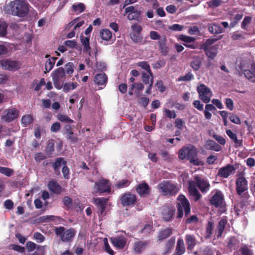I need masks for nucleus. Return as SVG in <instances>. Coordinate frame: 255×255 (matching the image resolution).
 Instances as JSON below:
<instances>
[{
    "label": "nucleus",
    "mask_w": 255,
    "mask_h": 255,
    "mask_svg": "<svg viewBox=\"0 0 255 255\" xmlns=\"http://www.w3.org/2000/svg\"><path fill=\"white\" fill-rule=\"evenodd\" d=\"M30 6L28 3L23 0H14L5 6L7 13L20 17H25L30 11Z\"/></svg>",
    "instance_id": "nucleus-1"
},
{
    "label": "nucleus",
    "mask_w": 255,
    "mask_h": 255,
    "mask_svg": "<svg viewBox=\"0 0 255 255\" xmlns=\"http://www.w3.org/2000/svg\"><path fill=\"white\" fill-rule=\"evenodd\" d=\"M189 184V192L191 195L194 197L195 201L199 200L201 197V195L196 188V185L202 193L207 192L210 187L208 182L198 177H195V181H190Z\"/></svg>",
    "instance_id": "nucleus-2"
},
{
    "label": "nucleus",
    "mask_w": 255,
    "mask_h": 255,
    "mask_svg": "<svg viewBox=\"0 0 255 255\" xmlns=\"http://www.w3.org/2000/svg\"><path fill=\"white\" fill-rule=\"evenodd\" d=\"M55 233L63 242H71L75 236L76 232L74 229H66L60 226L55 229Z\"/></svg>",
    "instance_id": "nucleus-3"
},
{
    "label": "nucleus",
    "mask_w": 255,
    "mask_h": 255,
    "mask_svg": "<svg viewBox=\"0 0 255 255\" xmlns=\"http://www.w3.org/2000/svg\"><path fill=\"white\" fill-rule=\"evenodd\" d=\"M158 189L163 195H171L177 193L180 187L169 181H163L158 184Z\"/></svg>",
    "instance_id": "nucleus-4"
},
{
    "label": "nucleus",
    "mask_w": 255,
    "mask_h": 255,
    "mask_svg": "<svg viewBox=\"0 0 255 255\" xmlns=\"http://www.w3.org/2000/svg\"><path fill=\"white\" fill-rule=\"evenodd\" d=\"M177 200L178 217L181 218L183 216V211L185 212V214L187 216L190 212L189 201L183 195H180L178 197Z\"/></svg>",
    "instance_id": "nucleus-5"
},
{
    "label": "nucleus",
    "mask_w": 255,
    "mask_h": 255,
    "mask_svg": "<svg viewBox=\"0 0 255 255\" xmlns=\"http://www.w3.org/2000/svg\"><path fill=\"white\" fill-rule=\"evenodd\" d=\"M215 41L214 39H208L201 46V48L205 51L207 56L211 59H214L217 54L218 46L212 45Z\"/></svg>",
    "instance_id": "nucleus-6"
},
{
    "label": "nucleus",
    "mask_w": 255,
    "mask_h": 255,
    "mask_svg": "<svg viewBox=\"0 0 255 255\" xmlns=\"http://www.w3.org/2000/svg\"><path fill=\"white\" fill-rule=\"evenodd\" d=\"M197 92L199 98L205 103H208L212 96L211 90L203 84L197 87Z\"/></svg>",
    "instance_id": "nucleus-7"
},
{
    "label": "nucleus",
    "mask_w": 255,
    "mask_h": 255,
    "mask_svg": "<svg viewBox=\"0 0 255 255\" xmlns=\"http://www.w3.org/2000/svg\"><path fill=\"white\" fill-rule=\"evenodd\" d=\"M111 183L109 180L101 178L95 183L94 189L99 193L110 192Z\"/></svg>",
    "instance_id": "nucleus-8"
},
{
    "label": "nucleus",
    "mask_w": 255,
    "mask_h": 255,
    "mask_svg": "<svg viewBox=\"0 0 255 255\" xmlns=\"http://www.w3.org/2000/svg\"><path fill=\"white\" fill-rule=\"evenodd\" d=\"M0 64L3 69L9 71L17 70L21 66V63L20 62L8 59L1 60Z\"/></svg>",
    "instance_id": "nucleus-9"
},
{
    "label": "nucleus",
    "mask_w": 255,
    "mask_h": 255,
    "mask_svg": "<svg viewBox=\"0 0 255 255\" xmlns=\"http://www.w3.org/2000/svg\"><path fill=\"white\" fill-rule=\"evenodd\" d=\"M19 113V111L15 108L7 109L3 111L1 119L5 122H11L18 118Z\"/></svg>",
    "instance_id": "nucleus-10"
},
{
    "label": "nucleus",
    "mask_w": 255,
    "mask_h": 255,
    "mask_svg": "<svg viewBox=\"0 0 255 255\" xmlns=\"http://www.w3.org/2000/svg\"><path fill=\"white\" fill-rule=\"evenodd\" d=\"M213 195L210 200V203L216 207L223 205L224 202V195L220 190H216L212 192Z\"/></svg>",
    "instance_id": "nucleus-11"
},
{
    "label": "nucleus",
    "mask_w": 255,
    "mask_h": 255,
    "mask_svg": "<svg viewBox=\"0 0 255 255\" xmlns=\"http://www.w3.org/2000/svg\"><path fill=\"white\" fill-rule=\"evenodd\" d=\"M236 190L239 195H242V193L248 189V181L244 176L238 177L236 181Z\"/></svg>",
    "instance_id": "nucleus-12"
},
{
    "label": "nucleus",
    "mask_w": 255,
    "mask_h": 255,
    "mask_svg": "<svg viewBox=\"0 0 255 255\" xmlns=\"http://www.w3.org/2000/svg\"><path fill=\"white\" fill-rule=\"evenodd\" d=\"M110 241L113 245L118 250L124 249L127 245V239L122 235L112 237Z\"/></svg>",
    "instance_id": "nucleus-13"
},
{
    "label": "nucleus",
    "mask_w": 255,
    "mask_h": 255,
    "mask_svg": "<svg viewBox=\"0 0 255 255\" xmlns=\"http://www.w3.org/2000/svg\"><path fill=\"white\" fill-rule=\"evenodd\" d=\"M121 201L124 206H133L136 202V197L133 194L127 193L122 195Z\"/></svg>",
    "instance_id": "nucleus-14"
},
{
    "label": "nucleus",
    "mask_w": 255,
    "mask_h": 255,
    "mask_svg": "<svg viewBox=\"0 0 255 255\" xmlns=\"http://www.w3.org/2000/svg\"><path fill=\"white\" fill-rule=\"evenodd\" d=\"M235 168L233 165H227L220 168L218 172V175L223 178H228L230 175L235 173Z\"/></svg>",
    "instance_id": "nucleus-15"
},
{
    "label": "nucleus",
    "mask_w": 255,
    "mask_h": 255,
    "mask_svg": "<svg viewBox=\"0 0 255 255\" xmlns=\"http://www.w3.org/2000/svg\"><path fill=\"white\" fill-rule=\"evenodd\" d=\"M150 190L149 186L145 182L138 184L136 188V191L141 197H144L149 194Z\"/></svg>",
    "instance_id": "nucleus-16"
},
{
    "label": "nucleus",
    "mask_w": 255,
    "mask_h": 255,
    "mask_svg": "<svg viewBox=\"0 0 255 255\" xmlns=\"http://www.w3.org/2000/svg\"><path fill=\"white\" fill-rule=\"evenodd\" d=\"M107 202V200L103 198H98L94 199L93 203L98 207V213L99 214H103L105 210Z\"/></svg>",
    "instance_id": "nucleus-17"
},
{
    "label": "nucleus",
    "mask_w": 255,
    "mask_h": 255,
    "mask_svg": "<svg viewBox=\"0 0 255 255\" xmlns=\"http://www.w3.org/2000/svg\"><path fill=\"white\" fill-rule=\"evenodd\" d=\"M100 35L101 38L105 41H110L113 43L115 40V38H113L112 33L108 29H103L100 32Z\"/></svg>",
    "instance_id": "nucleus-18"
},
{
    "label": "nucleus",
    "mask_w": 255,
    "mask_h": 255,
    "mask_svg": "<svg viewBox=\"0 0 255 255\" xmlns=\"http://www.w3.org/2000/svg\"><path fill=\"white\" fill-rule=\"evenodd\" d=\"M174 209L172 207H164L162 209V215L164 220L169 221L173 217Z\"/></svg>",
    "instance_id": "nucleus-19"
},
{
    "label": "nucleus",
    "mask_w": 255,
    "mask_h": 255,
    "mask_svg": "<svg viewBox=\"0 0 255 255\" xmlns=\"http://www.w3.org/2000/svg\"><path fill=\"white\" fill-rule=\"evenodd\" d=\"M148 244L146 242L137 241L134 242L133 245V250L136 253H140L147 246Z\"/></svg>",
    "instance_id": "nucleus-20"
},
{
    "label": "nucleus",
    "mask_w": 255,
    "mask_h": 255,
    "mask_svg": "<svg viewBox=\"0 0 255 255\" xmlns=\"http://www.w3.org/2000/svg\"><path fill=\"white\" fill-rule=\"evenodd\" d=\"M81 42L83 46L84 51L87 52L89 55H91V47L90 46V38L88 37L80 36Z\"/></svg>",
    "instance_id": "nucleus-21"
},
{
    "label": "nucleus",
    "mask_w": 255,
    "mask_h": 255,
    "mask_svg": "<svg viewBox=\"0 0 255 255\" xmlns=\"http://www.w3.org/2000/svg\"><path fill=\"white\" fill-rule=\"evenodd\" d=\"M84 23V21L83 20L76 18L69 22L66 28L70 29L71 27H73L74 29L78 30V29L83 25Z\"/></svg>",
    "instance_id": "nucleus-22"
},
{
    "label": "nucleus",
    "mask_w": 255,
    "mask_h": 255,
    "mask_svg": "<svg viewBox=\"0 0 255 255\" xmlns=\"http://www.w3.org/2000/svg\"><path fill=\"white\" fill-rule=\"evenodd\" d=\"M65 75V71L63 68H58L52 73V80H60Z\"/></svg>",
    "instance_id": "nucleus-23"
},
{
    "label": "nucleus",
    "mask_w": 255,
    "mask_h": 255,
    "mask_svg": "<svg viewBox=\"0 0 255 255\" xmlns=\"http://www.w3.org/2000/svg\"><path fill=\"white\" fill-rule=\"evenodd\" d=\"M94 81L98 85H105L107 81V77L105 73L97 74L95 77Z\"/></svg>",
    "instance_id": "nucleus-24"
},
{
    "label": "nucleus",
    "mask_w": 255,
    "mask_h": 255,
    "mask_svg": "<svg viewBox=\"0 0 255 255\" xmlns=\"http://www.w3.org/2000/svg\"><path fill=\"white\" fill-rule=\"evenodd\" d=\"M226 223V219L224 217H223L221 219L217 227V236L218 238L221 237L222 236Z\"/></svg>",
    "instance_id": "nucleus-25"
},
{
    "label": "nucleus",
    "mask_w": 255,
    "mask_h": 255,
    "mask_svg": "<svg viewBox=\"0 0 255 255\" xmlns=\"http://www.w3.org/2000/svg\"><path fill=\"white\" fill-rule=\"evenodd\" d=\"M185 251L184 243L183 239H179L177 243L175 255H182Z\"/></svg>",
    "instance_id": "nucleus-26"
},
{
    "label": "nucleus",
    "mask_w": 255,
    "mask_h": 255,
    "mask_svg": "<svg viewBox=\"0 0 255 255\" xmlns=\"http://www.w3.org/2000/svg\"><path fill=\"white\" fill-rule=\"evenodd\" d=\"M206 147L210 150L219 151L221 149V146L212 140H208L206 142Z\"/></svg>",
    "instance_id": "nucleus-27"
},
{
    "label": "nucleus",
    "mask_w": 255,
    "mask_h": 255,
    "mask_svg": "<svg viewBox=\"0 0 255 255\" xmlns=\"http://www.w3.org/2000/svg\"><path fill=\"white\" fill-rule=\"evenodd\" d=\"M48 187L53 193L58 194L61 192L60 186L55 181H50L48 184Z\"/></svg>",
    "instance_id": "nucleus-28"
},
{
    "label": "nucleus",
    "mask_w": 255,
    "mask_h": 255,
    "mask_svg": "<svg viewBox=\"0 0 255 255\" xmlns=\"http://www.w3.org/2000/svg\"><path fill=\"white\" fill-rule=\"evenodd\" d=\"M144 89V85L141 83H134L131 85V90L134 91L136 96H139L141 92Z\"/></svg>",
    "instance_id": "nucleus-29"
},
{
    "label": "nucleus",
    "mask_w": 255,
    "mask_h": 255,
    "mask_svg": "<svg viewBox=\"0 0 255 255\" xmlns=\"http://www.w3.org/2000/svg\"><path fill=\"white\" fill-rule=\"evenodd\" d=\"M187 159L190 160L191 158H195L197 153V151L195 147L190 145L187 147Z\"/></svg>",
    "instance_id": "nucleus-30"
},
{
    "label": "nucleus",
    "mask_w": 255,
    "mask_h": 255,
    "mask_svg": "<svg viewBox=\"0 0 255 255\" xmlns=\"http://www.w3.org/2000/svg\"><path fill=\"white\" fill-rule=\"evenodd\" d=\"M186 242L188 245V250H191L196 245L195 239L194 236L187 235L186 236Z\"/></svg>",
    "instance_id": "nucleus-31"
},
{
    "label": "nucleus",
    "mask_w": 255,
    "mask_h": 255,
    "mask_svg": "<svg viewBox=\"0 0 255 255\" xmlns=\"http://www.w3.org/2000/svg\"><path fill=\"white\" fill-rule=\"evenodd\" d=\"M56 59L55 57H51L46 60L45 64V72H49L52 70L55 65Z\"/></svg>",
    "instance_id": "nucleus-32"
},
{
    "label": "nucleus",
    "mask_w": 255,
    "mask_h": 255,
    "mask_svg": "<svg viewBox=\"0 0 255 255\" xmlns=\"http://www.w3.org/2000/svg\"><path fill=\"white\" fill-rule=\"evenodd\" d=\"M172 233V229L171 228H167L161 231L158 235V239L159 240L162 241L167 237H168Z\"/></svg>",
    "instance_id": "nucleus-33"
},
{
    "label": "nucleus",
    "mask_w": 255,
    "mask_h": 255,
    "mask_svg": "<svg viewBox=\"0 0 255 255\" xmlns=\"http://www.w3.org/2000/svg\"><path fill=\"white\" fill-rule=\"evenodd\" d=\"M209 31L213 34L221 33L223 31L222 28L218 24L213 23L209 26Z\"/></svg>",
    "instance_id": "nucleus-34"
},
{
    "label": "nucleus",
    "mask_w": 255,
    "mask_h": 255,
    "mask_svg": "<svg viewBox=\"0 0 255 255\" xmlns=\"http://www.w3.org/2000/svg\"><path fill=\"white\" fill-rule=\"evenodd\" d=\"M72 7L73 10L77 14L82 13L85 9V6L84 4L81 2L73 4Z\"/></svg>",
    "instance_id": "nucleus-35"
},
{
    "label": "nucleus",
    "mask_w": 255,
    "mask_h": 255,
    "mask_svg": "<svg viewBox=\"0 0 255 255\" xmlns=\"http://www.w3.org/2000/svg\"><path fill=\"white\" fill-rule=\"evenodd\" d=\"M66 165V161L62 157L57 158L53 164V167L54 170L56 171L59 169V168L62 165L65 166Z\"/></svg>",
    "instance_id": "nucleus-36"
},
{
    "label": "nucleus",
    "mask_w": 255,
    "mask_h": 255,
    "mask_svg": "<svg viewBox=\"0 0 255 255\" xmlns=\"http://www.w3.org/2000/svg\"><path fill=\"white\" fill-rule=\"evenodd\" d=\"M33 121V118L31 115H26L22 117L21 123L24 127H27L32 124Z\"/></svg>",
    "instance_id": "nucleus-37"
},
{
    "label": "nucleus",
    "mask_w": 255,
    "mask_h": 255,
    "mask_svg": "<svg viewBox=\"0 0 255 255\" xmlns=\"http://www.w3.org/2000/svg\"><path fill=\"white\" fill-rule=\"evenodd\" d=\"M78 86V84L76 82H68L64 84L63 86V91L67 93L70 91L73 90L75 89Z\"/></svg>",
    "instance_id": "nucleus-38"
},
{
    "label": "nucleus",
    "mask_w": 255,
    "mask_h": 255,
    "mask_svg": "<svg viewBox=\"0 0 255 255\" xmlns=\"http://www.w3.org/2000/svg\"><path fill=\"white\" fill-rule=\"evenodd\" d=\"M244 74L246 77L251 82H255V69H253V71L245 70Z\"/></svg>",
    "instance_id": "nucleus-39"
},
{
    "label": "nucleus",
    "mask_w": 255,
    "mask_h": 255,
    "mask_svg": "<svg viewBox=\"0 0 255 255\" xmlns=\"http://www.w3.org/2000/svg\"><path fill=\"white\" fill-rule=\"evenodd\" d=\"M7 24L5 21L0 20V37L5 36L7 34Z\"/></svg>",
    "instance_id": "nucleus-40"
},
{
    "label": "nucleus",
    "mask_w": 255,
    "mask_h": 255,
    "mask_svg": "<svg viewBox=\"0 0 255 255\" xmlns=\"http://www.w3.org/2000/svg\"><path fill=\"white\" fill-rule=\"evenodd\" d=\"M227 134L229 136L230 138L234 141V142L238 144V145H241L242 143V141L241 140L238 139L237 137V135L232 132V131L230 129H227L226 130Z\"/></svg>",
    "instance_id": "nucleus-41"
},
{
    "label": "nucleus",
    "mask_w": 255,
    "mask_h": 255,
    "mask_svg": "<svg viewBox=\"0 0 255 255\" xmlns=\"http://www.w3.org/2000/svg\"><path fill=\"white\" fill-rule=\"evenodd\" d=\"M57 119L60 121L65 123H72L73 121L70 119L67 115L59 114L57 115Z\"/></svg>",
    "instance_id": "nucleus-42"
},
{
    "label": "nucleus",
    "mask_w": 255,
    "mask_h": 255,
    "mask_svg": "<svg viewBox=\"0 0 255 255\" xmlns=\"http://www.w3.org/2000/svg\"><path fill=\"white\" fill-rule=\"evenodd\" d=\"M137 65L140 67L142 69L146 70L149 74L151 75V77H153V74L150 69L149 65L145 61H142L138 63Z\"/></svg>",
    "instance_id": "nucleus-43"
},
{
    "label": "nucleus",
    "mask_w": 255,
    "mask_h": 255,
    "mask_svg": "<svg viewBox=\"0 0 255 255\" xmlns=\"http://www.w3.org/2000/svg\"><path fill=\"white\" fill-rule=\"evenodd\" d=\"M0 173L6 176H10L13 173V170L11 168L0 166Z\"/></svg>",
    "instance_id": "nucleus-44"
},
{
    "label": "nucleus",
    "mask_w": 255,
    "mask_h": 255,
    "mask_svg": "<svg viewBox=\"0 0 255 255\" xmlns=\"http://www.w3.org/2000/svg\"><path fill=\"white\" fill-rule=\"evenodd\" d=\"M131 32L130 33L140 34L142 30V27L138 24H132L131 26Z\"/></svg>",
    "instance_id": "nucleus-45"
},
{
    "label": "nucleus",
    "mask_w": 255,
    "mask_h": 255,
    "mask_svg": "<svg viewBox=\"0 0 255 255\" xmlns=\"http://www.w3.org/2000/svg\"><path fill=\"white\" fill-rule=\"evenodd\" d=\"M179 39L182 41L185 42L186 43H190L194 42L195 40V38L193 37L186 36L184 35H181L179 36Z\"/></svg>",
    "instance_id": "nucleus-46"
},
{
    "label": "nucleus",
    "mask_w": 255,
    "mask_h": 255,
    "mask_svg": "<svg viewBox=\"0 0 255 255\" xmlns=\"http://www.w3.org/2000/svg\"><path fill=\"white\" fill-rule=\"evenodd\" d=\"M104 247H105V250L107 253H108L110 255H114V252L112 250V249L111 248L110 245H109L108 243V240L107 238H105L104 239Z\"/></svg>",
    "instance_id": "nucleus-47"
},
{
    "label": "nucleus",
    "mask_w": 255,
    "mask_h": 255,
    "mask_svg": "<svg viewBox=\"0 0 255 255\" xmlns=\"http://www.w3.org/2000/svg\"><path fill=\"white\" fill-rule=\"evenodd\" d=\"M65 70L66 73L71 75L74 71V64L71 62H69L65 65Z\"/></svg>",
    "instance_id": "nucleus-48"
},
{
    "label": "nucleus",
    "mask_w": 255,
    "mask_h": 255,
    "mask_svg": "<svg viewBox=\"0 0 255 255\" xmlns=\"http://www.w3.org/2000/svg\"><path fill=\"white\" fill-rule=\"evenodd\" d=\"M130 37L131 39L136 43H139L141 41L142 37L140 34H137L135 33H130Z\"/></svg>",
    "instance_id": "nucleus-49"
},
{
    "label": "nucleus",
    "mask_w": 255,
    "mask_h": 255,
    "mask_svg": "<svg viewBox=\"0 0 255 255\" xmlns=\"http://www.w3.org/2000/svg\"><path fill=\"white\" fill-rule=\"evenodd\" d=\"M151 75L149 73H142V80L143 82L146 84L147 83H150V81L151 79Z\"/></svg>",
    "instance_id": "nucleus-50"
},
{
    "label": "nucleus",
    "mask_w": 255,
    "mask_h": 255,
    "mask_svg": "<svg viewBox=\"0 0 255 255\" xmlns=\"http://www.w3.org/2000/svg\"><path fill=\"white\" fill-rule=\"evenodd\" d=\"M229 118L232 123L236 124H241V123L240 118L232 113L230 114Z\"/></svg>",
    "instance_id": "nucleus-51"
},
{
    "label": "nucleus",
    "mask_w": 255,
    "mask_h": 255,
    "mask_svg": "<svg viewBox=\"0 0 255 255\" xmlns=\"http://www.w3.org/2000/svg\"><path fill=\"white\" fill-rule=\"evenodd\" d=\"M187 147H185L181 149L179 151V158L181 159H184L187 157V153L186 152Z\"/></svg>",
    "instance_id": "nucleus-52"
},
{
    "label": "nucleus",
    "mask_w": 255,
    "mask_h": 255,
    "mask_svg": "<svg viewBox=\"0 0 255 255\" xmlns=\"http://www.w3.org/2000/svg\"><path fill=\"white\" fill-rule=\"evenodd\" d=\"M241 252L243 255H253L252 251L246 246L241 248Z\"/></svg>",
    "instance_id": "nucleus-53"
},
{
    "label": "nucleus",
    "mask_w": 255,
    "mask_h": 255,
    "mask_svg": "<svg viewBox=\"0 0 255 255\" xmlns=\"http://www.w3.org/2000/svg\"><path fill=\"white\" fill-rule=\"evenodd\" d=\"M193 74L189 72L186 75H185L184 76L180 77L179 78V81H188L191 80L193 78Z\"/></svg>",
    "instance_id": "nucleus-54"
},
{
    "label": "nucleus",
    "mask_w": 255,
    "mask_h": 255,
    "mask_svg": "<svg viewBox=\"0 0 255 255\" xmlns=\"http://www.w3.org/2000/svg\"><path fill=\"white\" fill-rule=\"evenodd\" d=\"M175 243V240H170L168 241V243L166 244L165 248H166V253L165 254L170 252V251L172 249Z\"/></svg>",
    "instance_id": "nucleus-55"
},
{
    "label": "nucleus",
    "mask_w": 255,
    "mask_h": 255,
    "mask_svg": "<svg viewBox=\"0 0 255 255\" xmlns=\"http://www.w3.org/2000/svg\"><path fill=\"white\" fill-rule=\"evenodd\" d=\"M34 238L38 243H42L44 241V237L40 233L36 232L34 234Z\"/></svg>",
    "instance_id": "nucleus-56"
},
{
    "label": "nucleus",
    "mask_w": 255,
    "mask_h": 255,
    "mask_svg": "<svg viewBox=\"0 0 255 255\" xmlns=\"http://www.w3.org/2000/svg\"><path fill=\"white\" fill-rule=\"evenodd\" d=\"M139 16V13L137 11H135L131 13L128 14V18L129 20H133L138 18Z\"/></svg>",
    "instance_id": "nucleus-57"
},
{
    "label": "nucleus",
    "mask_w": 255,
    "mask_h": 255,
    "mask_svg": "<svg viewBox=\"0 0 255 255\" xmlns=\"http://www.w3.org/2000/svg\"><path fill=\"white\" fill-rule=\"evenodd\" d=\"M54 151V144L52 142H49L48 143L46 149V154L49 156L52 152Z\"/></svg>",
    "instance_id": "nucleus-58"
},
{
    "label": "nucleus",
    "mask_w": 255,
    "mask_h": 255,
    "mask_svg": "<svg viewBox=\"0 0 255 255\" xmlns=\"http://www.w3.org/2000/svg\"><path fill=\"white\" fill-rule=\"evenodd\" d=\"M56 217L53 215L43 216L40 217V220L42 222H48L49 221H54Z\"/></svg>",
    "instance_id": "nucleus-59"
},
{
    "label": "nucleus",
    "mask_w": 255,
    "mask_h": 255,
    "mask_svg": "<svg viewBox=\"0 0 255 255\" xmlns=\"http://www.w3.org/2000/svg\"><path fill=\"white\" fill-rule=\"evenodd\" d=\"M165 116L169 118H175L176 116V113L173 111H170L168 109H165L164 110Z\"/></svg>",
    "instance_id": "nucleus-60"
},
{
    "label": "nucleus",
    "mask_w": 255,
    "mask_h": 255,
    "mask_svg": "<svg viewBox=\"0 0 255 255\" xmlns=\"http://www.w3.org/2000/svg\"><path fill=\"white\" fill-rule=\"evenodd\" d=\"M60 124L58 122H55L52 125L51 130L52 132H56L60 130Z\"/></svg>",
    "instance_id": "nucleus-61"
},
{
    "label": "nucleus",
    "mask_w": 255,
    "mask_h": 255,
    "mask_svg": "<svg viewBox=\"0 0 255 255\" xmlns=\"http://www.w3.org/2000/svg\"><path fill=\"white\" fill-rule=\"evenodd\" d=\"M36 244L32 242H28L26 243V248L28 252H32L36 248Z\"/></svg>",
    "instance_id": "nucleus-62"
},
{
    "label": "nucleus",
    "mask_w": 255,
    "mask_h": 255,
    "mask_svg": "<svg viewBox=\"0 0 255 255\" xmlns=\"http://www.w3.org/2000/svg\"><path fill=\"white\" fill-rule=\"evenodd\" d=\"M213 137L222 145H224L226 143L225 139L222 136L214 134Z\"/></svg>",
    "instance_id": "nucleus-63"
},
{
    "label": "nucleus",
    "mask_w": 255,
    "mask_h": 255,
    "mask_svg": "<svg viewBox=\"0 0 255 255\" xmlns=\"http://www.w3.org/2000/svg\"><path fill=\"white\" fill-rule=\"evenodd\" d=\"M76 41L74 40H66L64 42L65 45L70 48H74L76 46Z\"/></svg>",
    "instance_id": "nucleus-64"
}]
</instances>
